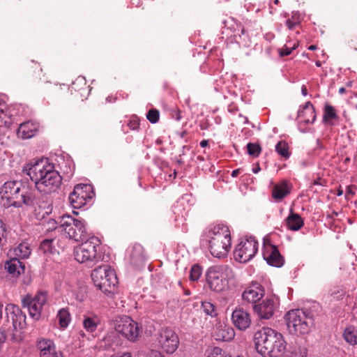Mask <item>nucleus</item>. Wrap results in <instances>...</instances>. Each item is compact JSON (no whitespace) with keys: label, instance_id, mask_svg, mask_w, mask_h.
I'll return each mask as SVG.
<instances>
[{"label":"nucleus","instance_id":"f257e3e1","mask_svg":"<svg viewBox=\"0 0 357 357\" xmlns=\"http://www.w3.org/2000/svg\"><path fill=\"white\" fill-rule=\"evenodd\" d=\"M23 171L34 182L36 189L41 193L54 192L61 184V176L47 158H41L33 164H29Z\"/></svg>","mask_w":357,"mask_h":357},{"label":"nucleus","instance_id":"f03ea898","mask_svg":"<svg viewBox=\"0 0 357 357\" xmlns=\"http://www.w3.org/2000/svg\"><path fill=\"white\" fill-rule=\"evenodd\" d=\"M254 342L257 352L264 357H280L287 347L283 335L271 328L257 331Z\"/></svg>","mask_w":357,"mask_h":357},{"label":"nucleus","instance_id":"7ed1b4c3","mask_svg":"<svg viewBox=\"0 0 357 357\" xmlns=\"http://www.w3.org/2000/svg\"><path fill=\"white\" fill-rule=\"evenodd\" d=\"M208 250L211 255L218 259L227 256L231 245V233L229 227L225 225H217L211 227L206 233Z\"/></svg>","mask_w":357,"mask_h":357},{"label":"nucleus","instance_id":"20e7f679","mask_svg":"<svg viewBox=\"0 0 357 357\" xmlns=\"http://www.w3.org/2000/svg\"><path fill=\"white\" fill-rule=\"evenodd\" d=\"M20 182L10 181L6 182L0 189L1 199L6 202L5 207H21L23 204H32V197L28 190Z\"/></svg>","mask_w":357,"mask_h":357},{"label":"nucleus","instance_id":"39448f33","mask_svg":"<svg viewBox=\"0 0 357 357\" xmlns=\"http://www.w3.org/2000/svg\"><path fill=\"white\" fill-rule=\"evenodd\" d=\"M284 318L289 333L296 335L308 334L314 326L313 314L307 310H291Z\"/></svg>","mask_w":357,"mask_h":357},{"label":"nucleus","instance_id":"423d86ee","mask_svg":"<svg viewBox=\"0 0 357 357\" xmlns=\"http://www.w3.org/2000/svg\"><path fill=\"white\" fill-rule=\"evenodd\" d=\"M91 278L96 287L102 292L109 295L114 293L118 279L114 269L108 265L100 266L91 273Z\"/></svg>","mask_w":357,"mask_h":357},{"label":"nucleus","instance_id":"0eeeda50","mask_svg":"<svg viewBox=\"0 0 357 357\" xmlns=\"http://www.w3.org/2000/svg\"><path fill=\"white\" fill-rule=\"evenodd\" d=\"M100 240L96 236H91L74 250L75 260L79 263H96L101 255L98 250L100 246Z\"/></svg>","mask_w":357,"mask_h":357},{"label":"nucleus","instance_id":"6e6552de","mask_svg":"<svg viewBox=\"0 0 357 357\" xmlns=\"http://www.w3.org/2000/svg\"><path fill=\"white\" fill-rule=\"evenodd\" d=\"M60 227L68 236L69 238L75 241H82L87 238V231L85 223L77 220L69 215H64L61 217L59 222Z\"/></svg>","mask_w":357,"mask_h":357},{"label":"nucleus","instance_id":"1a4fd4ad","mask_svg":"<svg viewBox=\"0 0 357 357\" xmlns=\"http://www.w3.org/2000/svg\"><path fill=\"white\" fill-rule=\"evenodd\" d=\"M114 327L118 333L131 342H135L142 332L138 324L128 316L117 317Z\"/></svg>","mask_w":357,"mask_h":357},{"label":"nucleus","instance_id":"9d476101","mask_svg":"<svg viewBox=\"0 0 357 357\" xmlns=\"http://www.w3.org/2000/svg\"><path fill=\"white\" fill-rule=\"evenodd\" d=\"M158 347L167 354H173L178 347L179 338L174 330L166 327L161 328L156 337Z\"/></svg>","mask_w":357,"mask_h":357},{"label":"nucleus","instance_id":"9b49d317","mask_svg":"<svg viewBox=\"0 0 357 357\" xmlns=\"http://www.w3.org/2000/svg\"><path fill=\"white\" fill-rule=\"evenodd\" d=\"M258 242L254 237L242 240L236 247L234 256L236 261L246 263L252 259L258 250Z\"/></svg>","mask_w":357,"mask_h":357},{"label":"nucleus","instance_id":"f8f14e48","mask_svg":"<svg viewBox=\"0 0 357 357\" xmlns=\"http://www.w3.org/2000/svg\"><path fill=\"white\" fill-rule=\"evenodd\" d=\"M47 301V292L38 291L33 298L29 295L23 298L22 303V306L28 309L30 317L37 320L40 317L42 310Z\"/></svg>","mask_w":357,"mask_h":357},{"label":"nucleus","instance_id":"ddd939ff","mask_svg":"<svg viewBox=\"0 0 357 357\" xmlns=\"http://www.w3.org/2000/svg\"><path fill=\"white\" fill-rule=\"evenodd\" d=\"M94 193L92 186L87 184H77L70 194L68 200L74 208H80L90 201Z\"/></svg>","mask_w":357,"mask_h":357},{"label":"nucleus","instance_id":"4468645a","mask_svg":"<svg viewBox=\"0 0 357 357\" xmlns=\"http://www.w3.org/2000/svg\"><path fill=\"white\" fill-rule=\"evenodd\" d=\"M222 266H213L210 268L206 273V280L210 289L216 292L224 291L227 282L222 273Z\"/></svg>","mask_w":357,"mask_h":357},{"label":"nucleus","instance_id":"2eb2a0df","mask_svg":"<svg viewBox=\"0 0 357 357\" xmlns=\"http://www.w3.org/2000/svg\"><path fill=\"white\" fill-rule=\"evenodd\" d=\"M278 304L277 298L266 297L261 303L255 304L253 306V309L260 319H268L273 315Z\"/></svg>","mask_w":357,"mask_h":357},{"label":"nucleus","instance_id":"dca6fc26","mask_svg":"<svg viewBox=\"0 0 357 357\" xmlns=\"http://www.w3.org/2000/svg\"><path fill=\"white\" fill-rule=\"evenodd\" d=\"M264 259L273 266L281 267L284 264V258L278 248L270 243H265L263 251Z\"/></svg>","mask_w":357,"mask_h":357},{"label":"nucleus","instance_id":"f3484780","mask_svg":"<svg viewBox=\"0 0 357 357\" xmlns=\"http://www.w3.org/2000/svg\"><path fill=\"white\" fill-rule=\"evenodd\" d=\"M36 347L40 351V357H59L63 355L61 352L56 351L54 342L50 339L39 337Z\"/></svg>","mask_w":357,"mask_h":357},{"label":"nucleus","instance_id":"a211bd4d","mask_svg":"<svg viewBox=\"0 0 357 357\" xmlns=\"http://www.w3.org/2000/svg\"><path fill=\"white\" fill-rule=\"evenodd\" d=\"M264 287L257 282L250 284L243 292L242 298L248 303H256L264 296Z\"/></svg>","mask_w":357,"mask_h":357},{"label":"nucleus","instance_id":"6ab92c4d","mask_svg":"<svg viewBox=\"0 0 357 357\" xmlns=\"http://www.w3.org/2000/svg\"><path fill=\"white\" fill-rule=\"evenodd\" d=\"M231 319L234 326L241 331L248 328L251 324L250 314L243 308H236L232 312Z\"/></svg>","mask_w":357,"mask_h":357},{"label":"nucleus","instance_id":"aec40b11","mask_svg":"<svg viewBox=\"0 0 357 357\" xmlns=\"http://www.w3.org/2000/svg\"><path fill=\"white\" fill-rule=\"evenodd\" d=\"M6 313L8 321L11 320L15 328L20 327L22 322H24L26 316L22 313L20 307L13 304H9L6 307Z\"/></svg>","mask_w":357,"mask_h":357},{"label":"nucleus","instance_id":"412c9836","mask_svg":"<svg viewBox=\"0 0 357 357\" xmlns=\"http://www.w3.org/2000/svg\"><path fill=\"white\" fill-rule=\"evenodd\" d=\"M291 186L286 180H282L273 185L271 190L272 198L276 202H282L291 192Z\"/></svg>","mask_w":357,"mask_h":357},{"label":"nucleus","instance_id":"4be33fe9","mask_svg":"<svg viewBox=\"0 0 357 357\" xmlns=\"http://www.w3.org/2000/svg\"><path fill=\"white\" fill-rule=\"evenodd\" d=\"M146 255L142 245L135 243L132 245L130 254V264L136 268L144 266Z\"/></svg>","mask_w":357,"mask_h":357},{"label":"nucleus","instance_id":"5701e85b","mask_svg":"<svg viewBox=\"0 0 357 357\" xmlns=\"http://www.w3.org/2000/svg\"><path fill=\"white\" fill-rule=\"evenodd\" d=\"M234 335V330L231 326L222 324L216 326L213 333V336L218 341L228 342L231 340Z\"/></svg>","mask_w":357,"mask_h":357},{"label":"nucleus","instance_id":"b1692460","mask_svg":"<svg viewBox=\"0 0 357 357\" xmlns=\"http://www.w3.org/2000/svg\"><path fill=\"white\" fill-rule=\"evenodd\" d=\"M38 130V123L33 121H26L20 125L17 130V136L23 139H30L35 136Z\"/></svg>","mask_w":357,"mask_h":357},{"label":"nucleus","instance_id":"393cba45","mask_svg":"<svg viewBox=\"0 0 357 357\" xmlns=\"http://www.w3.org/2000/svg\"><path fill=\"white\" fill-rule=\"evenodd\" d=\"M298 119L305 124L314 122L316 119L315 109L311 102H306L302 109L298 111Z\"/></svg>","mask_w":357,"mask_h":357},{"label":"nucleus","instance_id":"a878e982","mask_svg":"<svg viewBox=\"0 0 357 357\" xmlns=\"http://www.w3.org/2000/svg\"><path fill=\"white\" fill-rule=\"evenodd\" d=\"M71 90L77 92L82 98H86L90 92V86L84 77H78L72 83Z\"/></svg>","mask_w":357,"mask_h":357},{"label":"nucleus","instance_id":"bb28decb","mask_svg":"<svg viewBox=\"0 0 357 357\" xmlns=\"http://www.w3.org/2000/svg\"><path fill=\"white\" fill-rule=\"evenodd\" d=\"M5 268L13 276H18L24 273L25 265L18 258H13L6 263Z\"/></svg>","mask_w":357,"mask_h":357},{"label":"nucleus","instance_id":"cd10ccee","mask_svg":"<svg viewBox=\"0 0 357 357\" xmlns=\"http://www.w3.org/2000/svg\"><path fill=\"white\" fill-rule=\"evenodd\" d=\"M323 112V122L328 126H333L334 121L339 119L335 107L329 104L325 105Z\"/></svg>","mask_w":357,"mask_h":357},{"label":"nucleus","instance_id":"c85d7f7f","mask_svg":"<svg viewBox=\"0 0 357 357\" xmlns=\"http://www.w3.org/2000/svg\"><path fill=\"white\" fill-rule=\"evenodd\" d=\"M286 222L288 229L292 231H298L304 225L303 218L292 211H291L289 216L287 218Z\"/></svg>","mask_w":357,"mask_h":357},{"label":"nucleus","instance_id":"c756f323","mask_svg":"<svg viewBox=\"0 0 357 357\" xmlns=\"http://www.w3.org/2000/svg\"><path fill=\"white\" fill-rule=\"evenodd\" d=\"M13 116L10 110L7 109L6 102L0 100V121L6 127H9L12 123Z\"/></svg>","mask_w":357,"mask_h":357},{"label":"nucleus","instance_id":"7c9ffc66","mask_svg":"<svg viewBox=\"0 0 357 357\" xmlns=\"http://www.w3.org/2000/svg\"><path fill=\"white\" fill-rule=\"evenodd\" d=\"M13 254L22 259L28 258L31 254V250L30 245L26 242H22L13 249Z\"/></svg>","mask_w":357,"mask_h":357},{"label":"nucleus","instance_id":"2f4dec72","mask_svg":"<svg viewBox=\"0 0 357 357\" xmlns=\"http://www.w3.org/2000/svg\"><path fill=\"white\" fill-rule=\"evenodd\" d=\"M307 349L301 345H294L287 351L284 357H307Z\"/></svg>","mask_w":357,"mask_h":357},{"label":"nucleus","instance_id":"473e14b6","mask_svg":"<svg viewBox=\"0 0 357 357\" xmlns=\"http://www.w3.org/2000/svg\"><path fill=\"white\" fill-rule=\"evenodd\" d=\"M61 328H66L70 321V314L67 308L61 309L56 316Z\"/></svg>","mask_w":357,"mask_h":357},{"label":"nucleus","instance_id":"72a5a7b5","mask_svg":"<svg viewBox=\"0 0 357 357\" xmlns=\"http://www.w3.org/2000/svg\"><path fill=\"white\" fill-rule=\"evenodd\" d=\"M100 324V319L97 316L86 317L83 321L84 328L91 333L94 332Z\"/></svg>","mask_w":357,"mask_h":357},{"label":"nucleus","instance_id":"f704fd0d","mask_svg":"<svg viewBox=\"0 0 357 357\" xmlns=\"http://www.w3.org/2000/svg\"><path fill=\"white\" fill-rule=\"evenodd\" d=\"M289 149V145L285 141H280L275 146L276 152L285 159H288L290 156Z\"/></svg>","mask_w":357,"mask_h":357},{"label":"nucleus","instance_id":"c9c22d12","mask_svg":"<svg viewBox=\"0 0 357 357\" xmlns=\"http://www.w3.org/2000/svg\"><path fill=\"white\" fill-rule=\"evenodd\" d=\"M343 336L345 341L350 344L355 345L357 344V337L354 333V328H347L344 331Z\"/></svg>","mask_w":357,"mask_h":357},{"label":"nucleus","instance_id":"e433bc0d","mask_svg":"<svg viewBox=\"0 0 357 357\" xmlns=\"http://www.w3.org/2000/svg\"><path fill=\"white\" fill-rule=\"evenodd\" d=\"M201 308L206 315H210L211 317H215L216 315L215 307L214 305L210 302H202Z\"/></svg>","mask_w":357,"mask_h":357},{"label":"nucleus","instance_id":"4c0bfd02","mask_svg":"<svg viewBox=\"0 0 357 357\" xmlns=\"http://www.w3.org/2000/svg\"><path fill=\"white\" fill-rule=\"evenodd\" d=\"M202 273V268L198 264L193 265L190 272V280L191 281H197Z\"/></svg>","mask_w":357,"mask_h":357},{"label":"nucleus","instance_id":"58836bf2","mask_svg":"<svg viewBox=\"0 0 357 357\" xmlns=\"http://www.w3.org/2000/svg\"><path fill=\"white\" fill-rule=\"evenodd\" d=\"M248 153L253 157H258L261 152V148L258 144L248 143L247 144Z\"/></svg>","mask_w":357,"mask_h":357},{"label":"nucleus","instance_id":"ea45409f","mask_svg":"<svg viewBox=\"0 0 357 357\" xmlns=\"http://www.w3.org/2000/svg\"><path fill=\"white\" fill-rule=\"evenodd\" d=\"M206 357H230L221 348L215 347H213L208 351Z\"/></svg>","mask_w":357,"mask_h":357},{"label":"nucleus","instance_id":"a19ab883","mask_svg":"<svg viewBox=\"0 0 357 357\" xmlns=\"http://www.w3.org/2000/svg\"><path fill=\"white\" fill-rule=\"evenodd\" d=\"M53 248L52 240L45 239L40 245V250L44 253H52Z\"/></svg>","mask_w":357,"mask_h":357},{"label":"nucleus","instance_id":"79ce46f5","mask_svg":"<svg viewBox=\"0 0 357 357\" xmlns=\"http://www.w3.org/2000/svg\"><path fill=\"white\" fill-rule=\"evenodd\" d=\"M160 116L159 111L156 109H150L147 114V119L152 123H155L158 121Z\"/></svg>","mask_w":357,"mask_h":357},{"label":"nucleus","instance_id":"37998d69","mask_svg":"<svg viewBox=\"0 0 357 357\" xmlns=\"http://www.w3.org/2000/svg\"><path fill=\"white\" fill-rule=\"evenodd\" d=\"M345 294V291L340 287H334L331 291V296L335 300H342Z\"/></svg>","mask_w":357,"mask_h":357},{"label":"nucleus","instance_id":"c03bdc74","mask_svg":"<svg viewBox=\"0 0 357 357\" xmlns=\"http://www.w3.org/2000/svg\"><path fill=\"white\" fill-rule=\"evenodd\" d=\"M298 47V43L294 44L293 47H287L286 45L279 50V54L281 57L288 56L291 54L294 50Z\"/></svg>","mask_w":357,"mask_h":357},{"label":"nucleus","instance_id":"a18cd8bd","mask_svg":"<svg viewBox=\"0 0 357 357\" xmlns=\"http://www.w3.org/2000/svg\"><path fill=\"white\" fill-rule=\"evenodd\" d=\"M6 228L5 224L0 220V247L3 245L6 241Z\"/></svg>","mask_w":357,"mask_h":357},{"label":"nucleus","instance_id":"49530a36","mask_svg":"<svg viewBox=\"0 0 357 357\" xmlns=\"http://www.w3.org/2000/svg\"><path fill=\"white\" fill-rule=\"evenodd\" d=\"M139 120L136 118H133L130 119L128 123V126L131 130H136L139 127Z\"/></svg>","mask_w":357,"mask_h":357},{"label":"nucleus","instance_id":"de8ad7c7","mask_svg":"<svg viewBox=\"0 0 357 357\" xmlns=\"http://www.w3.org/2000/svg\"><path fill=\"white\" fill-rule=\"evenodd\" d=\"M354 188H355V186H354V185L347 186V190H346V192H347L346 199H350V197L349 196L352 197L354 195L355 192L353 190Z\"/></svg>","mask_w":357,"mask_h":357},{"label":"nucleus","instance_id":"09e8293b","mask_svg":"<svg viewBox=\"0 0 357 357\" xmlns=\"http://www.w3.org/2000/svg\"><path fill=\"white\" fill-rule=\"evenodd\" d=\"M151 357H165V356L158 351H153L151 352Z\"/></svg>","mask_w":357,"mask_h":357},{"label":"nucleus","instance_id":"8fccbe9b","mask_svg":"<svg viewBox=\"0 0 357 357\" xmlns=\"http://www.w3.org/2000/svg\"><path fill=\"white\" fill-rule=\"evenodd\" d=\"M241 173V169H236L232 171L231 176L236 177Z\"/></svg>","mask_w":357,"mask_h":357},{"label":"nucleus","instance_id":"3c124183","mask_svg":"<svg viewBox=\"0 0 357 357\" xmlns=\"http://www.w3.org/2000/svg\"><path fill=\"white\" fill-rule=\"evenodd\" d=\"M111 357H132V356L130 353L125 352L121 356H112Z\"/></svg>","mask_w":357,"mask_h":357},{"label":"nucleus","instance_id":"603ef678","mask_svg":"<svg viewBox=\"0 0 357 357\" xmlns=\"http://www.w3.org/2000/svg\"><path fill=\"white\" fill-rule=\"evenodd\" d=\"M301 92H302V94L305 96L307 95V87L305 86V85H303L302 86V88H301Z\"/></svg>","mask_w":357,"mask_h":357},{"label":"nucleus","instance_id":"864d4df0","mask_svg":"<svg viewBox=\"0 0 357 357\" xmlns=\"http://www.w3.org/2000/svg\"><path fill=\"white\" fill-rule=\"evenodd\" d=\"M261 170V167L259 164L257 165V167L252 169V172L255 174H257Z\"/></svg>","mask_w":357,"mask_h":357},{"label":"nucleus","instance_id":"5fc2aeb1","mask_svg":"<svg viewBox=\"0 0 357 357\" xmlns=\"http://www.w3.org/2000/svg\"><path fill=\"white\" fill-rule=\"evenodd\" d=\"M208 140L204 139L200 142V146L202 147H206L208 146Z\"/></svg>","mask_w":357,"mask_h":357},{"label":"nucleus","instance_id":"6e6d98bb","mask_svg":"<svg viewBox=\"0 0 357 357\" xmlns=\"http://www.w3.org/2000/svg\"><path fill=\"white\" fill-rule=\"evenodd\" d=\"M343 195V190L340 187L337 190V195L342 196Z\"/></svg>","mask_w":357,"mask_h":357},{"label":"nucleus","instance_id":"4d7b16f0","mask_svg":"<svg viewBox=\"0 0 357 357\" xmlns=\"http://www.w3.org/2000/svg\"><path fill=\"white\" fill-rule=\"evenodd\" d=\"M3 304H1L0 303V319L2 318V315H3Z\"/></svg>","mask_w":357,"mask_h":357},{"label":"nucleus","instance_id":"13d9d810","mask_svg":"<svg viewBox=\"0 0 357 357\" xmlns=\"http://www.w3.org/2000/svg\"><path fill=\"white\" fill-rule=\"evenodd\" d=\"M346 92V89L344 87H341L339 89V93L343 94Z\"/></svg>","mask_w":357,"mask_h":357},{"label":"nucleus","instance_id":"bf43d9fd","mask_svg":"<svg viewBox=\"0 0 357 357\" xmlns=\"http://www.w3.org/2000/svg\"><path fill=\"white\" fill-rule=\"evenodd\" d=\"M308 49H309V50H317V46H316V45H310V46L308 47Z\"/></svg>","mask_w":357,"mask_h":357},{"label":"nucleus","instance_id":"052dcab7","mask_svg":"<svg viewBox=\"0 0 357 357\" xmlns=\"http://www.w3.org/2000/svg\"><path fill=\"white\" fill-rule=\"evenodd\" d=\"M321 61H317L316 62V66H317L320 67V66H321Z\"/></svg>","mask_w":357,"mask_h":357},{"label":"nucleus","instance_id":"680f3d73","mask_svg":"<svg viewBox=\"0 0 357 357\" xmlns=\"http://www.w3.org/2000/svg\"><path fill=\"white\" fill-rule=\"evenodd\" d=\"M176 119L177 121H179V120L181 119V116H180V114H176Z\"/></svg>","mask_w":357,"mask_h":357},{"label":"nucleus","instance_id":"e2e57ef3","mask_svg":"<svg viewBox=\"0 0 357 357\" xmlns=\"http://www.w3.org/2000/svg\"><path fill=\"white\" fill-rule=\"evenodd\" d=\"M294 24H288V25H289V29H291L294 27Z\"/></svg>","mask_w":357,"mask_h":357},{"label":"nucleus","instance_id":"0e129e2a","mask_svg":"<svg viewBox=\"0 0 357 357\" xmlns=\"http://www.w3.org/2000/svg\"><path fill=\"white\" fill-rule=\"evenodd\" d=\"M350 160L349 158H347L344 160V162H348Z\"/></svg>","mask_w":357,"mask_h":357},{"label":"nucleus","instance_id":"69168bd1","mask_svg":"<svg viewBox=\"0 0 357 357\" xmlns=\"http://www.w3.org/2000/svg\"><path fill=\"white\" fill-rule=\"evenodd\" d=\"M278 3H279V0H275L274 1V3L275 4H278Z\"/></svg>","mask_w":357,"mask_h":357},{"label":"nucleus","instance_id":"338daca9","mask_svg":"<svg viewBox=\"0 0 357 357\" xmlns=\"http://www.w3.org/2000/svg\"><path fill=\"white\" fill-rule=\"evenodd\" d=\"M334 214H335V215H337V213H336V212H334Z\"/></svg>","mask_w":357,"mask_h":357},{"label":"nucleus","instance_id":"774afa93","mask_svg":"<svg viewBox=\"0 0 357 357\" xmlns=\"http://www.w3.org/2000/svg\"><path fill=\"white\" fill-rule=\"evenodd\" d=\"M356 51L357 52V49L356 50Z\"/></svg>","mask_w":357,"mask_h":357}]
</instances>
